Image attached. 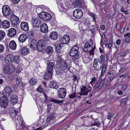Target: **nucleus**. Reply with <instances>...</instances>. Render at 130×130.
<instances>
[{
  "mask_svg": "<svg viewBox=\"0 0 130 130\" xmlns=\"http://www.w3.org/2000/svg\"><path fill=\"white\" fill-rule=\"evenodd\" d=\"M57 62H58L59 68H58V72L61 73L63 71L66 69L67 68L69 69L70 67V65L65 60L61 59L60 57L58 56L57 58Z\"/></svg>",
  "mask_w": 130,
  "mask_h": 130,
  "instance_id": "obj_1",
  "label": "nucleus"
},
{
  "mask_svg": "<svg viewBox=\"0 0 130 130\" xmlns=\"http://www.w3.org/2000/svg\"><path fill=\"white\" fill-rule=\"evenodd\" d=\"M79 47L76 45L73 46L71 49L69 55L72 57V59L75 62H77L78 61L79 54L78 53Z\"/></svg>",
  "mask_w": 130,
  "mask_h": 130,
  "instance_id": "obj_2",
  "label": "nucleus"
},
{
  "mask_svg": "<svg viewBox=\"0 0 130 130\" xmlns=\"http://www.w3.org/2000/svg\"><path fill=\"white\" fill-rule=\"evenodd\" d=\"M13 61H15L18 63L19 62V59L17 56L12 54L7 55L5 58L4 62L7 64L10 63Z\"/></svg>",
  "mask_w": 130,
  "mask_h": 130,
  "instance_id": "obj_3",
  "label": "nucleus"
},
{
  "mask_svg": "<svg viewBox=\"0 0 130 130\" xmlns=\"http://www.w3.org/2000/svg\"><path fill=\"white\" fill-rule=\"evenodd\" d=\"M93 67L94 69L97 70H100L102 69L101 75L104 74L106 69V65L104 63L100 64V65L98 63H94Z\"/></svg>",
  "mask_w": 130,
  "mask_h": 130,
  "instance_id": "obj_4",
  "label": "nucleus"
},
{
  "mask_svg": "<svg viewBox=\"0 0 130 130\" xmlns=\"http://www.w3.org/2000/svg\"><path fill=\"white\" fill-rule=\"evenodd\" d=\"M15 67L12 65L5 66L4 67L3 71L7 74H10L13 73L15 71Z\"/></svg>",
  "mask_w": 130,
  "mask_h": 130,
  "instance_id": "obj_5",
  "label": "nucleus"
},
{
  "mask_svg": "<svg viewBox=\"0 0 130 130\" xmlns=\"http://www.w3.org/2000/svg\"><path fill=\"white\" fill-rule=\"evenodd\" d=\"M46 42L43 40H39L37 43V48L39 52L42 51L45 48Z\"/></svg>",
  "mask_w": 130,
  "mask_h": 130,
  "instance_id": "obj_6",
  "label": "nucleus"
},
{
  "mask_svg": "<svg viewBox=\"0 0 130 130\" xmlns=\"http://www.w3.org/2000/svg\"><path fill=\"white\" fill-rule=\"evenodd\" d=\"M39 16L40 18L45 21L49 20L52 17L50 13L45 12H41L39 14Z\"/></svg>",
  "mask_w": 130,
  "mask_h": 130,
  "instance_id": "obj_7",
  "label": "nucleus"
},
{
  "mask_svg": "<svg viewBox=\"0 0 130 130\" xmlns=\"http://www.w3.org/2000/svg\"><path fill=\"white\" fill-rule=\"evenodd\" d=\"M10 20L11 24L14 27H17L19 23V18L14 15L11 16Z\"/></svg>",
  "mask_w": 130,
  "mask_h": 130,
  "instance_id": "obj_8",
  "label": "nucleus"
},
{
  "mask_svg": "<svg viewBox=\"0 0 130 130\" xmlns=\"http://www.w3.org/2000/svg\"><path fill=\"white\" fill-rule=\"evenodd\" d=\"M9 102L8 98L6 96H2L0 98V106L5 108L8 105Z\"/></svg>",
  "mask_w": 130,
  "mask_h": 130,
  "instance_id": "obj_9",
  "label": "nucleus"
},
{
  "mask_svg": "<svg viewBox=\"0 0 130 130\" xmlns=\"http://www.w3.org/2000/svg\"><path fill=\"white\" fill-rule=\"evenodd\" d=\"M91 89V87L89 85L84 86L81 88V92L79 94L80 95H86Z\"/></svg>",
  "mask_w": 130,
  "mask_h": 130,
  "instance_id": "obj_10",
  "label": "nucleus"
},
{
  "mask_svg": "<svg viewBox=\"0 0 130 130\" xmlns=\"http://www.w3.org/2000/svg\"><path fill=\"white\" fill-rule=\"evenodd\" d=\"M58 96L61 99L64 98L67 93L66 89L63 88H60L57 91Z\"/></svg>",
  "mask_w": 130,
  "mask_h": 130,
  "instance_id": "obj_11",
  "label": "nucleus"
},
{
  "mask_svg": "<svg viewBox=\"0 0 130 130\" xmlns=\"http://www.w3.org/2000/svg\"><path fill=\"white\" fill-rule=\"evenodd\" d=\"M2 10L3 15L5 16H8L12 13L10 7L8 5H5L3 6L2 8Z\"/></svg>",
  "mask_w": 130,
  "mask_h": 130,
  "instance_id": "obj_12",
  "label": "nucleus"
},
{
  "mask_svg": "<svg viewBox=\"0 0 130 130\" xmlns=\"http://www.w3.org/2000/svg\"><path fill=\"white\" fill-rule=\"evenodd\" d=\"M73 15V16L75 18L79 19L82 17L83 12L80 9H76L74 11Z\"/></svg>",
  "mask_w": 130,
  "mask_h": 130,
  "instance_id": "obj_13",
  "label": "nucleus"
},
{
  "mask_svg": "<svg viewBox=\"0 0 130 130\" xmlns=\"http://www.w3.org/2000/svg\"><path fill=\"white\" fill-rule=\"evenodd\" d=\"M31 21L33 24V26L34 27H38L41 25V22L40 18H32Z\"/></svg>",
  "mask_w": 130,
  "mask_h": 130,
  "instance_id": "obj_14",
  "label": "nucleus"
},
{
  "mask_svg": "<svg viewBox=\"0 0 130 130\" xmlns=\"http://www.w3.org/2000/svg\"><path fill=\"white\" fill-rule=\"evenodd\" d=\"M70 39L68 35H65L60 40V43L62 45L68 44L70 41Z\"/></svg>",
  "mask_w": 130,
  "mask_h": 130,
  "instance_id": "obj_15",
  "label": "nucleus"
},
{
  "mask_svg": "<svg viewBox=\"0 0 130 130\" xmlns=\"http://www.w3.org/2000/svg\"><path fill=\"white\" fill-rule=\"evenodd\" d=\"M94 46L92 42H91L90 43L87 42L85 44L83 50L85 52H88L89 50H91Z\"/></svg>",
  "mask_w": 130,
  "mask_h": 130,
  "instance_id": "obj_16",
  "label": "nucleus"
},
{
  "mask_svg": "<svg viewBox=\"0 0 130 130\" xmlns=\"http://www.w3.org/2000/svg\"><path fill=\"white\" fill-rule=\"evenodd\" d=\"M17 33V30L14 28H10L8 30L7 35L9 37H12L15 36Z\"/></svg>",
  "mask_w": 130,
  "mask_h": 130,
  "instance_id": "obj_17",
  "label": "nucleus"
},
{
  "mask_svg": "<svg viewBox=\"0 0 130 130\" xmlns=\"http://www.w3.org/2000/svg\"><path fill=\"white\" fill-rule=\"evenodd\" d=\"M20 28L23 31H27L29 30L28 23L26 22H22L20 24Z\"/></svg>",
  "mask_w": 130,
  "mask_h": 130,
  "instance_id": "obj_18",
  "label": "nucleus"
},
{
  "mask_svg": "<svg viewBox=\"0 0 130 130\" xmlns=\"http://www.w3.org/2000/svg\"><path fill=\"white\" fill-rule=\"evenodd\" d=\"M9 111L10 114V116L12 118H14L18 113V111L16 109L10 107L9 108Z\"/></svg>",
  "mask_w": 130,
  "mask_h": 130,
  "instance_id": "obj_19",
  "label": "nucleus"
},
{
  "mask_svg": "<svg viewBox=\"0 0 130 130\" xmlns=\"http://www.w3.org/2000/svg\"><path fill=\"white\" fill-rule=\"evenodd\" d=\"M49 85L50 88L57 89L58 87V83L54 80H52L50 82Z\"/></svg>",
  "mask_w": 130,
  "mask_h": 130,
  "instance_id": "obj_20",
  "label": "nucleus"
},
{
  "mask_svg": "<svg viewBox=\"0 0 130 130\" xmlns=\"http://www.w3.org/2000/svg\"><path fill=\"white\" fill-rule=\"evenodd\" d=\"M40 30L42 32L46 33L48 31V27L46 23H43L41 25Z\"/></svg>",
  "mask_w": 130,
  "mask_h": 130,
  "instance_id": "obj_21",
  "label": "nucleus"
},
{
  "mask_svg": "<svg viewBox=\"0 0 130 130\" xmlns=\"http://www.w3.org/2000/svg\"><path fill=\"white\" fill-rule=\"evenodd\" d=\"M5 92H4L3 96L6 97L9 96L11 93V88L9 86L7 87L5 90Z\"/></svg>",
  "mask_w": 130,
  "mask_h": 130,
  "instance_id": "obj_22",
  "label": "nucleus"
},
{
  "mask_svg": "<svg viewBox=\"0 0 130 130\" xmlns=\"http://www.w3.org/2000/svg\"><path fill=\"white\" fill-rule=\"evenodd\" d=\"M21 53L23 55H26L29 53V49L26 46L22 47L21 49Z\"/></svg>",
  "mask_w": 130,
  "mask_h": 130,
  "instance_id": "obj_23",
  "label": "nucleus"
},
{
  "mask_svg": "<svg viewBox=\"0 0 130 130\" xmlns=\"http://www.w3.org/2000/svg\"><path fill=\"white\" fill-rule=\"evenodd\" d=\"M18 99V98L17 96L15 94H13L11 97L10 102L12 104H15L17 103Z\"/></svg>",
  "mask_w": 130,
  "mask_h": 130,
  "instance_id": "obj_24",
  "label": "nucleus"
},
{
  "mask_svg": "<svg viewBox=\"0 0 130 130\" xmlns=\"http://www.w3.org/2000/svg\"><path fill=\"white\" fill-rule=\"evenodd\" d=\"M50 38L53 40H56L58 37V34L55 31L51 32L50 35Z\"/></svg>",
  "mask_w": 130,
  "mask_h": 130,
  "instance_id": "obj_25",
  "label": "nucleus"
},
{
  "mask_svg": "<svg viewBox=\"0 0 130 130\" xmlns=\"http://www.w3.org/2000/svg\"><path fill=\"white\" fill-rule=\"evenodd\" d=\"M63 46V45L61 44H59L57 45L56 48V52L58 53H62L63 52V51L62 49V47Z\"/></svg>",
  "mask_w": 130,
  "mask_h": 130,
  "instance_id": "obj_26",
  "label": "nucleus"
},
{
  "mask_svg": "<svg viewBox=\"0 0 130 130\" xmlns=\"http://www.w3.org/2000/svg\"><path fill=\"white\" fill-rule=\"evenodd\" d=\"M2 26L4 28H8L10 26V23L9 21L7 20H3L2 22Z\"/></svg>",
  "mask_w": 130,
  "mask_h": 130,
  "instance_id": "obj_27",
  "label": "nucleus"
},
{
  "mask_svg": "<svg viewBox=\"0 0 130 130\" xmlns=\"http://www.w3.org/2000/svg\"><path fill=\"white\" fill-rule=\"evenodd\" d=\"M46 70L44 76V78L45 80L48 79L49 78H52V72L48 71Z\"/></svg>",
  "mask_w": 130,
  "mask_h": 130,
  "instance_id": "obj_28",
  "label": "nucleus"
},
{
  "mask_svg": "<svg viewBox=\"0 0 130 130\" xmlns=\"http://www.w3.org/2000/svg\"><path fill=\"white\" fill-rule=\"evenodd\" d=\"M27 38L26 35L24 34H21L19 38V41L22 43H23L25 41Z\"/></svg>",
  "mask_w": 130,
  "mask_h": 130,
  "instance_id": "obj_29",
  "label": "nucleus"
},
{
  "mask_svg": "<svg viewBox=\"0 0 130 130\" xmlns=\"http://www.w3.org/2000/svg\"><path fill=\"white\" fill-rule=\"evenodd\" d=\"M47 70L48 71L52 72L53 69L54 68V64L53 62H49L47 63Z\"/></svg>",
  "mask_w": 130,
  "mask_h": 130,
  "instance_id": "obj_30",
  "label": "nucleus"
},
{
  "mask_svg": "<svg viewBox=\"0 0 130 130\" xmlns=\"http://www.w3.org/2000/svg\"><path fill=\"white\" fill-rule=\"evenodd\" d=\"M45 51L47 54L51 55L54 52V48L51 46H47L46 48Z\"/></svg>",
  "mask_w": 130,
  "mask_h": 130,
  "instance_id": "obj_31",
  "label": "nucleus"
},
{
  "mask_svg": "<svg viewBox=\"0 0 130 130\" xmlns=\"http://www.w3.org/2000/svg\"><path fill=\"white\" fill-rule=\"evenodd\" d=\"M9 47L12 50H15L17 47L16 44L15 42L13 40L10 41L9 44Z\"/></svg>",
  "mask_w": 130,
  "mask_h": 130,
  "instance_id": "obj_32",
  "label": "nucleus"
},
{
  "mask_svg": "<svg viewBox=\"0 0 130 130\" xmlns=\"http://www.w3.org/2000/svg\"><path fill=\"white\" fill-rule=\"evenodd\" d=\"M37 41L36 40L32 39L30 45V47L32 48H36L37 47Z\"/></svg>",
  "mask_w": 130,
  "mask_h": 130,
  "instance_id": "obj_33",
  "label": "nucleus"
},
{
  "mask_svg": "<svg viewBox=\"0 0 130 130\" xmlns=\"http://www.w3.org/2000/svg\"><path fill=\"white\" fill-rule=\"evenodd\" d=\"M124 39L126 42L127 43H130V33L128 32L124 34Z\"/></svg>",
  "mask_w": 130,
  "mask_h": 130,
  "instance_id": "obj_34",
  "label": "nucleus"
},
{
  "mask_svg": "<svg viewBox=\"0 0 130 130\" xmlns=\"http://www.w3.org/2000/svg\"><path fill=\"white\" fill-rule=\"evenodd\" d=\"M37 82V79L35 78H32L29 80V83L30 84L32 85H36Z\"/></svg>",
  "mask_w": 130,
  "mask_h": 130,
  "instance_id": "obj_35",
  "label": "nucleus"
},
{
  "mask_svg": "<svg viewBox=\"0 0 130 130\" xmlns=\"http://www.w3.org/2000/svg\"><path fill=\"white\" fill-rule=\"evenodd\" d=\"M81 2L79 0H76L74 3V7H80L81 5Z\"/></svg>",
  "mask_w": 130,
  "mask_h": 130,
  "instance_id": "obj_36",
  "label": "nucleus"
},
{
  "mask_svg": "<svg viewBox=\"0 0 130 130\" xmlns=\"http://www.w3.org/2000/svg\"><path fill=\"white\" fill-rule=\"evenodd\" d=\"M112 41V40L110 39L109 41V43H105L104 45L105 47L109 49L111 48V46Z\"/></svg>",
  "mask_w": 130,
  "mask_h": 130,
  "instance_id": "obj_37",
  "label": "nucleus"
},
{
  "mask_svg": "<svg viewBox=\"0 0 130 130\" xmlns=\"http://www.w3.org/2000/svg\"><path fill=\"white\" fill-rule=\"evenodd\" d=\"M88 14L92 18V21L94 22L95 25H96V22L95 21L96 18H95L96 15L94 14L93 13L91 12H89Z\"/></svg>",
  "mask_w": 130,
  "mask_h": 130,
  "instance_id": "obj_38",
  "label": "nucleus"
},
{
  "mask_svg": "<svg viewBox=\"0 0 130 130\" xmlns=\"http://www.w3.org/2000/svg\"><path fill=\"white\" fill-rule=\"evenodd\" d=\"M5 32L3 30H0V41L2 40L5 36Z\"/></svg>",
  "mask_w": 130,
  "mask_h": 130,
  "instance_id": "obj_39",
  "label": "nucleus"
},
{
  "mask_svg": "<svg viewBox=\"0 0 130 130\" xmlns=\"http://www.w3.org/2000/svg\"><path fill=\"white\" fill-rule=\"evenodd\" d=\"M101 123L98 120H96L91 124L92 126H96L97 127H99L101 124Z\"/></svg>",
  "mask_w": 130,
  "mask_h": 130,
  "instance_id": "obj_40",
  "label": "nucleus"
},
{
  "mask_svg": "<svg viewBox=\"0 0 130 130\" xmlns=\"http://www.w3.org/2000/svg\"><path fill=\"white\" fill-rule=\"evenodd\" d=\"M50 102H54L55 103H57L58 104L62 103L63 101H59L54 99H51L50 100Z\"/></svg>",
  "mask_w": 130,
  "mask_h": 130,
  "instance_id": "obj_41",
  "label": "nucleus"
},
{
  "mask_svg": "<svg viewBox=\"0 0 130 130\" xmlns=\"http://www.w3.org/2000/svg\"><path fill=\"white\" fill-rule=\"evenodd\" d=\"M130 98V96H126V98H124L121 103V105L122 106H123L124 104H125L126 103V101L128 99H129Z\"/></svg>",
  "mask_w": 130,
  "mask_h": 130,
  "instance_id": "obj_42",
  "label": "nucleus"
},
{
  "mask_svg": "<svg viewBox=\"0 0 130 130\" xmlns=\"http://www.w3.org/2000/svg\"><path fill=\"white\" fill-rule=\"evenodd\" d=\"M54 114L53 113H51L48 117L46 119L47 121L50 122V121L52 120L54 118Z\"/></svg>",
  "mask_w": 130,
  "mask_h": 130,
  "instance_id": "obj_43",
  "label": "nucleus"
},
{
  "mask_svg": "<svg viewBox=\"0 0 130 130\" xmlns=\"http://www.w3.org/2000/svg\"><path fill=\"white\" fill-rule=\"evenodd\" d=\"M128 87V84L126 83L123 84L122 86V88L123 91H126Z\"/></svg>",
  "mask_w": 130,
  "mask_h": 130,
  "instance_id": "obj_44",
  "label": "nucleus"
},
{
  "mask_svg": "<svg viewBox=\"0 0 130 130\" xmlns=\"http://www.w3.org/2000/svg\"><path fill=\"white\" fill-rule=\"evenodd\" d=\"M94 63H99L101 64H103L102 62L100 59V58H95L94 59Z\"/></svg>",
  "mask_w": 130,
  "mask_h": 130,
  "instance_id": "obj_45",
  "label": "nucleus"
},
{
  "mask_svg": "<svg viewBox=\"0 0 130 130\" xmlns=\"http://www.w3.org/2000/svg\"><path fill=\"white\" fill-rule=\"evenodd\" d=\"M102 81L103 83L105 82V80H104V79H102L101 81H99L96 83L95 85V86L96 88H98L100 86V85L101 84V82Z\"/></svg>",
  "mask_w": 130,
  "mask_h": 130,
  "instance_id": "obj_46",
  "label": "nucleus"
},
{
  "mask_svg": "<svg viewBox=\"0 0 130 130\" xmlns=\"http://www.w3.org/2000/svg\"><path fill=\"white\" fill-rule=\"evenodd\" d=\"M113 114L112 113H108L107 117V119L109 120H110L113 117Z\"/></svg>",
  "mask_w": 130,
  "mask_h": 130,
  "instance_id": "obj_47",
  "label": "nucleus"
},
{
  "mask_svg": "<svg viewBox=\"0 0 130 130\" xmlns=\"http://www.w3.org/2000/svg\"><path fill=\"white\" fill-rule=\"evenodd\" d=\"M90 31L91 32V34L92 35L94 34L95 32V27L94 26H93L92 28L90 29Z\"/></svg>",
  "mask_w": 130,
  "mask_h": 130,
  "instance_id": "obj_48",
  "label": "nucleus"
},
{
  "mask_svg": "<svg viewBox=\"0 0 130 130\" xmlns=\"http://www.w3.org/2000/svg\"><path fill=\"white\" fill-rule=\"evenodd\" d=\"M84 24L86 25H89L90 24V21L88 20H86L85 21Z\"/></svg>",
  "mask_w": 130,
  "mask_h": 130,
  "instance_id": "obj_49",
  "label": "nucleus"
},
{
  "mask_svg": "<svg viewBox=\"0 0 130 130\" xmlns=\"http://www.w3.org/2000/svg\"><path fill=\"white\" fill-rule=\"evenodd\" d=\"M29 35L31 39H33L34 37V35L33 32L32 31H31L29 34Z\"/></svg>",
  "mask_w": 130,
  "mask_h": 130,
  "instance_id": "obj_50",
  "label": "nucleus"
},
{
  "mask_svg": "<svg viewBox=\"0 0 130 130\" xmlns=\"http://www.w3.org/2000/svg\"><path fill=\"white\" fill-rule=\"evenodd\" d=\"M114 75L112 73V75L111 76H109V78L108 79L111 82L114 79Z\"/></svg>",
  "mask_w": 130,
  "mask_h": 130,
  "instance_id": "obj_51",
  "label": "nucleus"
},
{
  "mask_svg": "<svg viewBox=\"0 0 130 130\" xmlns=\"http://www.w3.org/2000/svg\"><path fill=\"white\" fill-rule=\"evenodd\" d=\"M4 47L2 44H0V53L3 52L4 50Z\"/></svg>",
  "mask_w": 130,
  "mask_h": 130,
  "instance_id": "obj_52",
  "label": "nucleus"
},
{
  "mask_svg": "<svg viewBox=\"0 0 130 130\" xmlns=\"http://www.w3.org/2000/svg\"><path fill=\"white\" fill-rule=\"evenodd\" d=\"M95 47V46H94L93 47H92V48L91 50H89L88 51L89 52L90 54L91 55H92L93 54L94 52V48Z\"/></svg>",
  "mask_w": 130,
  "mask_h": 130,
  "instance_id": "obj_53",
  "label": "nucleus"
},
{
  "mask_svg": "<svg viewBox=\"0 0 130 130\" xmlns=\"http://www.w3.org/2000/svg\"><path fill=\"white\" fill-rule=\"evenodd\" d=\"M57 23V21L54 19L51 22V24L52 26H55L56 25Z\"/></svg>",
  "mask_w": 130,
  "mask_h": 130,
  "instance_id": "obj_54",
  "label": "nucleus"
},
{
  "mask_svg": "<svg viewBox=\"0 0 130 130\" xmlns=\"http://www.w3.org/2000/svg\"><path fill=\"white\" fill-rule=\"evenodd\" d=\"M111 82V81L108 79L106 80L105 83V85L107 86H109L110 85Z\"/></svg>",
  "mask_w": 130,
  "mask_h": 130,
  "instance_id": "obj_55",
  "label": "nucleus"
},
{
  "mask_svg": "<svg viewBox=\"0 0 130 130\" xmlns=\"http://www.w3.org/2000/svg\"><path fill=\"white\" fill-rule=\"evenodd\" d=\"M18 120L19 123L18 124V125H16V127H17V128H18V129H21L22 128V125L20 124V123L19 122V120L18 119Z\"/></svg>",
  "mask_w": 130,
  "mask_h": 130,
  "instance_id": "obj_56",
  "label": "nucleus"
},
{
  "mask_svg": "<svg viewBox=\"0 0 130 130\" xmlns=\"http://www.w3.org/2000/svg\"><path fill=\"white\" fill-rule=\"evenodd\" d=\"M37 90L38 91L40 92H43V89L41 86H40L37 89Z\"/></svg>",
  "mask_w": 130,
  "mask_h": 130,
  "instance_id": "obj_57",
  "label": "nucleus"
},
{
  "mask_svg": "<svg viewBox=\"0 0 130 130\" xmlns=\"http://www.w3.org/2000/svg\"><path fill=\"white\" fill-rule=\"evenodd\" d=\"M108 2L107 1H105L101 3L100 4V6H102L103 5L105 4H106L107 5V4Z\"/></svg>",
  "mask_w": 130,
  "mask_h": 130,
  "instance_id": "obj_58",
  "label": "nucleus"
},
{
  "mask_svg": "<svg viewBox=\"0 0 130 130\" xmlns=\"http://www.w3.org/2000/svg\"><path fill=\"white\" fill-rule=\"evenodd\" d=\"M76 94L75 93H74L73 94H72L71 95H70L69 96V97L70 98L72 99H73L74 98L76 97Z\"/></svg>",
  "mask_w": 130,
  "mask_h": 130,
  "instance_id": "obj_59",
  "label": "nucleus"
},
{
  "mask_svg": "<svg viewBox=\"0 0 130 130\" xmlns=\"http://www.w3.org/2000/svg\"><path fill=\"white\" fill-rule=\"evenodd\" d=\"M100 27L102 30H104L105 28V26L104 25H100Z\"/></svg>",
  "mask_w": 130,
  "mask_h": 130,
  "instance_id": "obj_60",
  "label": "nucleus"
},
{
  "mask_svg": "<svg viewBox=\"0 0 130 130\" xmlns=\"http://www.w3.org/2000/svg\"><path fill=\"white\" fill-rule=\"evenodd\" d=\"M101 39H104L105 37V35L104 32H103V33H102V34L101 35Z\"/></svg>",
  "mask_w": 130,
  "mask_h": 130,
  "instance_id": "obj_61",
  "label": "nucleus"
},
{
  "mask_svg": "<svg viewBox=\"0 0 130 130\" xmlns=\"http://www.w3.org/2000/svg\"><path fill=\"white\" fill-rule=\"evenodd\" d=\"M116 28L117 29H119L120 28V25L119 23H118L116 25Z\"/></svg>",
  "mask_w": 130,
  "mask_h": 130,
  "instance_id": "obj_62",
  "label": "nucleus"
},
{
  "mask_svg": "<svg viewBox=\"0 0 130 130\" xmlns=\"http://www.w3.org/2000/svg\"><path fill=\"white\" fill-rule=\"evenodd\" d=\"M121 41V40L120 39H118L117 40L116 42V44L119 45L120 44Z\"/></svg>",
  "mask_w": 130,
  "mask_h": 130,
  "instance_id": "obj_63",
  "label": "nucleus"
},
{
  "mask_svg": "<svg viewBox=\"0 0 130 130\" xmlns=\"http://www.w3.org/2000/svg\"><path fill=\"white\" fill-rule=\"evenodd\" d=\"M120 55V56H126V53L125 52H121L119 54Z\"/></svg>",
  "mask_w": 130,
  "mask_h": 130,
  "instance_id": "obj_64",
  "label": "nucleus"
}]
</instances>
